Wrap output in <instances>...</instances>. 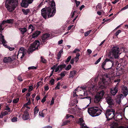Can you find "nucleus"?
<instances>
[{
	"instance_id": "52",
	"label": "nucleus",
	"mask_w": 128,
	"mask_h": 128,
	"mask_svg": "<svg viewBox=\"0 0 128 128\" xmlns=\"http://www.w3.org/2000/svg\"><path fill=\"white\" fill-rule=\"evenodd\" d=\"M2 113L3 114L4 116H5L8 114V112L6 111L4 112H2Z\"/></svg>"
},
{
	"instance_id": "57",
	"label": "nucleus",
	"mask_w": 128,
	"mask_h": 128,
	"mask_svg": "<svg viewBox=\"0 0 128 128\" xmlns=\"http://www.w3.org/2000/svg\"><path fill=\"white\" fill-rule=\"evenodd\" d=\"M56 67V66L54 65L51 68V70H54Z\"/></svg>"
},
{
	"instance_id": "64",
	"label": "nucleus",
	"mask_w": 128,
	"mask_h": 128,
	"mask_svg": "<svg viewBox=\"0 0 128 128\" xmlns=\"http://www.w3.org/2000/svg\"><path fill=\"white\" fill-rule=\"evenodd\" d=\"M36 98L37 101H38L40 99V96H37L36 97Z\"/></svg>"
},
{
	"instance_id": "18",
	"label": "nucleus",
	"mask_w": 128,
	"mask_h": 128,
	"mask_svg": "<svg viewBox=\"0 0 128 128\" xmlns=\"http://www.w3.org/2000/svg\"><path fill=\"white\" fill-rule=\"evenodd\" d=\"M104 90H102L99 92L96 95L99 96L100 97V98L102 99L104 95Z\"/></svg>"
},
{
	"instance_id": "6",
	"label": "nucleus",
	"mask_w": 128,
	"mask_h": 128,
	"mask_svg": "<svg viewBox=\"0 0 128 128\" xmlns=\"http://www.w3.org/2000/svg\"><path fill=\"white\" fill-rule=\"evenodd\" d=\"M40 42L38 40H36L32 44L28 49L27 52L29 54L32 53L36 50L38 49Z\"/></svg>"
},
{
	"instance_id": "5",
	"label": "nucleus",
	"mask_w": 128,
	"mask_h": 128,
	"mask_svg": "<svg viewBox=\"0 0 128 128\" xmlns=\"http://www.w3.org/2000/svg\"><path fill=\"white\" fill-rule=\"evenodd\" d=\"M88 112L92 116H98L101 113V110L98 107L93 106L88 108Z\"/></svg>"
},
{
	"instance_id": "11",
	"label": "nucleus",
	"mask_w": 128,
	"mask_h": 128,
	"mask_svg": "<svg viewBox=\"0 0 128 128\" xmlns=\"http://www.w3.org/2000/svg\"><path fill=\"white\" fill-rule=\"evenodd\" d=\"M30 118L29 114L27 110H25L22 115V118L24 120L28 119Z\"/></svg>"
},
{
	"instance_id": "31",
	"label": "nucleus",
	"mask_w": 128,
	"mask_h": 128,
	"mask_svg": "<svg viewBox=\"0 0 128 128\" xmlns=\"http://www.w3.org/2000/svg\"><path fill=\"white\" fill-rule=\"evenodd\" d=\"M66 74V72L65 71L62 72L60 74L61 77L62 78L65 76V74Z\"/></svg>"
},
{
	"instance_id": "21",
	"label": "nucleus",
	"mask_w": 128,
	"mask_h": 128,
	"mask_svg": "<svg viewBox=\"0 0 128 128\" xmlns=\"http://www.w3.org/2000/svg\"><path fill=\"white\" fill-rule=\"evenodd\" d=\"M76 72H77L76 70H74L72 71H71L70 73V75L69 77L73 78Z\"/></svg>"
},
{
	"instance_id": "35",
	"label": "nucleus",
	"mask_w": 128,
	"mask_h": 128,
	"mask_svg": "<svg viewBox=\"0 0 128 128\" xmlns=\"http://www.w3.org/2000/svg\"><path fill=\"white\" fill-rule=\"evenodd\" d=\"M33 89V87L32 86H29V89L28 90V91L29 92H31Z\"/></svg>"
},
{
	"instance_id": "28",
	"label": "nucleus",
	"mask_w": 128,
	"mask_h": 128,
	"mask_svg": "<svg viewBox=\"0 0 128 128\" xmlns=\"http://www.w3.org/2000/svg\"><path fill=\"white\" fill-rule=\"evenodd\" d=\"M2 39L1 40V43L2 44H4L6 43V41L5 40L4 38V36H2Z\"/></svg>"
},
{
	"instance_id": "59",
	"label": "nucleus",
	"mask_w": 128,
	"mask_h": 128,
	"mask_svg": "<svg viewBox=\"0 0 128 128\" xmlns=\"http://www.w3.org/2000/svg\"><path fill=\"white\" fill-rule=\"evenodd\" d=\"M89 32H85L84 34V36H87L89 34Z\"/></svg>"
},
{
	"instance_id": "45",
	"label": "nucleus",
	"mask_w": 128,
	"mask_h": 128,
	"mask_svg": "<svg viewBox=\"0 0 128 128\" xmlns=\"http://www.w3.org/2000/svg\"><path fill=\"white\" fill-rule=\"evenodd\" d=\"M101 58H100L98 59L95 62V64H97L98 62H100V60L101 59Z\"/></svg>"
},
{
	"instance_id": "44",
	"label": "nucleus",
	"mask_w": 128,
	"mask_h": 128,
	"mask_svg": "<svg viewBox=\"0 0 128 128\" xmlns=\"http://www.w3.org/2000/svg\"><path fill=\"white\" fill-rule=\"evenodd\" d=\"M5 110H8V112H10V108L8 105L6 106Z\"/></svg>"
},
{
	"instance_id": "55",
	"label": "nucleus",
	"mask_w": 128,
	"mask_h": 128,
	"mask_svg": "<svg viewBox=\"0 0 128 128\" xmlns=\"http://www.w3.org/2000/svg\"><path fill=\"white\" fill-rule=\"evenodd\" d=\"M42 128H52V126H45Z\"/></svg>"
},
{
	"instance_id": "63",
	"label": "nucleus",
	"mask_w": 128,
	"mask_h": 128,
	"mask_svg": "<svg viewBox=\"0 0 128 128\" xmlns=\"http://www.w3.org/2000/svg\"><path fill=\"white\" fill-rule=\"evenodd\" d=\"M119 0H115L114 1L112 2V4H116L117 2H118Z\"/></svg>"
},
{
	"instance_id": "53",
	"label": "nucleus",
	"mask_w": 128,
	"mask_h": 128,
	"mask_svg": "<svg viewBox=\"0 0 128 128\" xmlns=\"http://www.w3.org/2000/svg\"><path fill=\"white\" fill-rule=\"evenodd\" d=\"M54 99L53 98H52L51 101L50 105H52L54 104Z\"/></svg>"
},
{
	"instance_id": "29",
	"label": "nucleus",
	"mask_w": 128,
	"mask_h": 128,
	"mask_svg": "<svg viewBox=\"0 0 128 128\" xmlns=\"http://www.w3.org/2000/svg\"><path fill=\"white\" fill-rule=\"evenodd\" d=\"M70 121L69 120H66L62 124V126H64V125H66L68 124H69L70 122Z\"/></svg>"
},
{
	"instance_id": "2",
	"label": "nucleus",
	"mask_w": 128,
	"mask_h": 128,
	"mask_svg": "<svg viewBox=\"0 0 128 128\" xmlns=\"http://www.w3.org/2000/svg\"><path fill=\"white\" fill-rule=\"evenodd\" d=\"M106 100L107 103L109 105V107L110 109L106 110L105 114L108 121H109L114 118L115 115V110L112 108L113 106L114 105V102L113 100L111 97L108 96L106 98Z\"/></svg>"
},
{
	"instance_id": "33",
	"label": "nucleus",
	"mask_w": 128,
	"mask_h": 128,
	"mask_svg": "<svg viewBox=\"0 0 128 128\" xmlns=\"http://www.w3.org/2000/svg\"><path fill=\"white\" fill-rule=\"evenodd\" d=\"M54 79L53 78H52L51 80L49 81V82L52 85L54 84Z\"/></svg>"
},
{
	"instance_id": "15",
	"label": "nucleus",
	"mask_w": 128,
	"mask_h": 128,
	"mask_svg": "<svg viewBox=\"0 0 128 128\" xmlns=\"http://www.w3.org/2000/svg\"><path fill=\"white\" fill-rule=\"evenodd\" d=\"M41 33V32L40 31L36 30L34 32L32 36V38H36Z\"/></svg>"
},
{
	"instance_id": "24",
	"label": "nucleus",
	"mask_w": 128,
	"mask_h": 128,
	"mask_svg": "<svg viewBox=\"0 0 128 128\" xmlns=\"http://www.w3.org/2000/svg\"><path fill=\"white\" fill-rule=\"evenodd\" d=\"M63 52V50L61 49L58 52L57 55V58L58 60H59L61 57V54Z\"/></svg>"
},
{
	"instance_id": "20",
	"label": "nucleus",
	"mask_w": 128,
	"mask_h": 128,
	"mask_svg": "<svg viewBox=\"0 0 128 128\" xmlns=\"http://www.w3.org/2000/svg\"><path fill=\"white\" fill-rule=\"evenodd\" d=\"M123 93L124 96L126 97L128 93V90L127 88L126 87H124V89L123 90Z\"/></svg>"
},
{
	"instance_id": "60",
	"label": "nucleus",
	"mask_w": 128,
	"mask_h": 128,
	"mask_svg": "<svg viewBox=\"0 0 128 128\" xmlns=\"http://www.w3.org/2000/svg\"><path fill=\"white\" fill-rule=\"evenodd\" d=\"M101 6V4L100 3H99L97 5V6L98 7V8H99L100 9H101V8H102Z\"/></svg>"
},
{
	"instance_id": "42",
	"label": "nucleus",
	"mask_w": 128,
	"mask_h": 128,
	"mask_svg": "<svg viewBox=\"0 0 128 128\" xmlns=\"http://www.w3.org/2000/svg\"><path fill=\"white\" fill-rule=\"evenodd\" d=\"M75 2L76 4V7H78L80 4V1H77L76 0H75Z\"/></svg>"
},
{
	"instance_id": "39",
	"label": "nucleus",
	"mask_w": 128,
	"mask_h": 128,
	"mask_svg": "<svg viewBox=\"0 0 128 128\" xmlns=\"http://www.w3.org/2000/svg\"><path fill=\"white\" fill-rule=\"evenodd\" d=\"M71 67L72 66L70 64H69L68 66L65 69L66 70H68L71 68Z\"/></svg>"
},
{
	"instance_id": "3",
	"label": "nucleus",
	"mask_w": 128,
	"mask_h": 128,
	"mask_svg": "<svg viewBox=\"0 0 128 128\" xmlns=\"http://www.w3.org/2000/svg\"><path fill=\"white\" fill-rule=\"evenodd\" d=\"M119 48L118 47H113L111 51L108 54V57L110 58V61L112 63V65L113 66L114 63L117 64L119 60Z\"/></svg>"
},
{
	"instance_id": "51",
	"label": "nucleus",
	"mask_w": 128,
	"mask_h": 128,
	"mask_svg": "<svg viewBox=\"0 0 128 128\" xmlns=\"http://www.w3.org/2000/svg\"><path fill=\"white\" fill-rule=\"evenodd\" d=\"M87 52H88V55H89L91 54L92 52V50H90L89 49H88L87 50Z\"/></svg>"
},
{
	"instance_id": "62",
	"label": "nucleus",
	"mask_w": 128,
	"mask_h": 128,
	"mask_svg": "<svg viewBox=\"0 0 128 128\" xmlns=\"http://www.w3.org/2000/svg\"><path fill=\"white\" fill-rule=\"evenodd\" d=\"M20 50H21V51L25 52L24 48L23 47L20 48Z\"/></svg>"
},
{
	"instance_id": "1",
	"label": "nucleus",
	"mask_w": 128,
	"mask_h": 128,
	"mask_svg": "<svg viewBox=\"0 0 128 128\" xmlns=\"http://www.w3.org/2000/svg\"><path fill=\"white\" fill-rule=\"evenodd\" d=\"M50 6L42 8L41 10V14L45 19L47 17L49 18L53 16L56 13V4L54 1L52 0L51 2H49Z\"/></svg>"
},
{
	"instance_id": "61",
	"label": "nucleus",
	"mask_w": 128,
	"mask_h": 128,
	"mask_svg": "<svg viewBox=\"0 0 128 128\" xmlns=\"http://www.w3.org/2000/svg\"><path fill=\"white\" fill-rule=\"evenodd\" d=\"M73 58L74 59V61L76 63L78 61L79 59V58H76L75 57L74 58Z\"/></svg>"
},
{
	"instance_id": "40",
	"label": "nucleus",
	"mask_w": 128,
	"mask_h": 128,
	"mask_svg": "<svg viewBox=\"0 0 128 128\" xmlns=\"http://www.w3.org/2000/svg\"><path fill=\"white\" fill-rule=\"evenodd\" d=\"M106 62L104 61L102 64L101 65V67L102 68H103V69L105 70L106 69L104 68V66L106 64Z\"/></svg>"
},
{
	"instance_id": "46",
	"label": "nucleus",
	"mask_w": 128,
	"mask_h": 128,
	"mask_svg": "<svg viewBox=\"0 0 128 128\" xmlns=\"http://www.w3.org/2000/svg\"><path fill=\"white\" fill-rule=\"evenodd\" d=\"M49 89V87L48 85L47 86H45L44 87V89L45 90L47 91Z\"/></svg>"
},
{
	"instance_id": "9",
	"label": "nucleus",
	"mask_w": 128,
	"mask_h": 128,
	"mask_svg": "<svg viewBox=\"0 0 128 128\" xmlns=\"http://www.w3.org/2000/svg\"><path fill=\"white\" fill-rule=\"evenodd\" d=\"M80 88H81L82 90H83L84 92V97L83 98H81L80 99H84V98H87L88 100H90V101L91 100V97L90 96H88L86 92V91L85 92H84V90H86V88L83 87L81 86Z\"/></svg>"
},
{
	"instance_id": "38",
	"label": "nucleus",
	"mask_w": 128,
	"mask_h": 128,
	"mask_svg": "<svg viewBox=\"0 0 128 128\" xmlns=\"http://www.w3.org/2000/svg\"><path fill=\"white\" fill-rule=\"evenodd\" d=\"M72 56H68L66 60L65 61V62L66 63L69 62Z\"/></svg>"
},
{
	"instance_id": "12",
	"label": "nucleus",
	"mask_w": 128,
	"mask_h": 128,
	"mask_svg": "<svg viewBox=\"0 0 128 128\" xmlns=\"http://www.w3.org/2000/svg\"><path fill=\"white\" fill-rule=\"evenodd\" d=\"M84 121L82 118H80L78 121V123L80 124V125L82 126V128H89L86 126H84L85 123H84Z\"/></svg>"
},
{
	"instance_id": "23",
	"label": "nucleus",
	"mask_w": 128,
	"mask_h": 128,
	"mask_svg": "<svg viewBox=\"0 0 128 128\" xmlns=\"http://www.w3.org/2000/svg\"><path fill=\"white\" fill-rule=\"evenodd\" d=\"M39 111V109L37 108V106H36L34 109V116H36V114Z\"/></svg>"
},
{
	"instance_id": "49",
	"label": "nucleus",
	"mask_w": 128,
	"mask_h": 128,
	"mask_svg": "<svg viewBox=\"0 0 128 128\" xmlns=\"http://www.w3.org/2000/svg\"><path fill=\"white\" fill-rule=\"evenodd\" d=\"M18 79L19 80L20 82H22L23 80L22 79V78L20 76H19L18 77Z\"/></svg>"
},
{
	"instance_id": "26",
	"label": "nucleus",
	"mask_w": 128,
	"mask_h": 128,
	"mask_svg": "<svg viewBox=\"0 0 128 128\" xmlns=\"http://www.w3.org/2000/svg\"><path fill=\"white\" fill-rule=\"evenodd\" d=\"M40 59H41V61L42 63L44 64H46L47 63V60L44 59L43 56H41Z\"/></svg>"
},
{
	"instance_id": "10",
	"label": "nucleus",
	"mask_w": 128,
	"mask_h": 128,
	"mask_svg": "<svg viewBox=\"0 0 128 128\" xmlns=\"http://www.w3.org/2000/svg\"><path fill=\"white\" fill-rule=\"evenodd\" d=\"M118 86L116 84L114 87L110 89V92L111 94L113 96H115L118 92Z\"/></svg>"
},
{
	"instance_id": "50",
	"label": "nucleus",
	"mask_w": 128,
	"mask_h": 128,
	"mask_svg": "<svg viewBox=\"0 0 128 128\" xmlns=\"http://www.w3.org/2000/svg\"><path fill=\"white\" fill-rule=\"evenodd\" d=\"M27 90V89L26 88H24L22 89V93L25 92Z\"/></svg>"
},
{
	"instance_id": "43",
	"label": "nucleus",
	"mask_w": 128,
	"mask_h": 128,
	"mask_svg": "<svg viewBox=\"0 0 128 128\" xmlns=\"http://www.w3.org/2000/svg\"><path fill=\"white\" fill-rule=\"evenodd\" d=\"M28 29H32V31L34 30V26H33L31 24L29 26H28Z\"/></svg>"
},
{
	"instance_id": "22",
	"label": "nucleus",
	"mask_w": 128,
	"mask_h": 128,
	"mask_svg": "<svg viewBox=\"0 0 128 128\" xmlns=\"http://www.w3.org/2000/svg\"><path fill=\"white\" fill-rule=\"evenodd\" d=\"M22 11L23 12L24 14L25 15H27L28 14V13L30 12L29 9H22Z\"/></svg>"
},
{
	"instance_id": "48",
	"label": "nucleus",
	"mask_w": 128,
	"mask_h": 128,
	"mask_svg": "<svg viewBox=\"0 0 128 128\" xmlns=\"http://www.w3.org/2000/svg\"><path fill=\"white\" fill-rule=\"evenodd\" d=\"M30 93L28 92L26 95V98H29L30 96Z\"/></svg>"
},
{
	"instance_id": "14",
	"label": "nucleus",
	"mask_w": 128,
	"mask_h": 128,
	"mask_svg": "<svg viewBox=\"0 0 128 128\" xmlns=\"http://www.w3.org/2000/svg\"><path fill=\"white\" fill-rule=\"evenodd\" d=\"M50 34L47 33L45 34L42 36V40L43 42L44 43V44H45L44 43L46 42L45 40L50 37Z\"/></svg>"
},
{
	"instance_id": "7",
	"label": "nucleus",
	"mask_w": 128,
	"mask_h": 128,
	"mask_svg": "<svg viewBox=\"0 0 128 128\" xmlns=\"http://www.w3.org/2000/svg\"><path fill=\"white\" fill-rule=\"evenodd\" d=\"M99 88L102 89H105L108 86V82L105 79L103 78L102 82L99 83Z\"/></svg>"
},
{
	"instance_id": "54",
	"label": "nucleus",
	"mask_w": 128,
	"mask_h": 128,
	"mask_svg": "<svg viewBox=\"0 0 128 128\" xmlns=\"http://www.w3.org/2000/svg\"><path fill=\"white\" fill-rule=\"evenodd\" d=\"M80 56V54L79 53H77L76 54V56L75 57L76 58H79V57Z\"/></svg>"
},
{
	"instance_id": "32",
	"label": "nucleus",
	"mask_w": 128,
	"mask_h": 128,
	"mask_svg": "<svg viewBox=\"0 0 128 128\" xmlns=\"http://www.w3.org/2000/svg\"><path fill=\"white\" fill-rule=\"evenodd\" d=\"M43 83L42 82L40 81L38 82L36 84V86H37V88H38L39 86L40 85L42 86L43 84Z\"/></svg>"
},
{
	"instance_id": "41",
	"label": "nucleus",
	"mask_w": 128,
	"mask_h": 128,
	"mask_svg": "<svg viewBox=\"0 0 128 128\" xmlns=\"http://www.w3.org/2000/svg\"><path fill=\"white\" fill-rule=\"evenodd\" d=\"M80 51V50L78 48H76L73 51V53H76L77 52H78Z\"/></svg>"
},
{
	"instance_id": "37",
	"label": "nucleus",
	"mask_w": 128,
	"mask_h": 128,
	"mask_svg": "<svg viewBox=\"0 0 128 128\" xmlns=\"http://www.w3.org/2000/svg\"><path fill=\"white\" fill-rule=\"evenodd\" d=\"M121 32V31L120 30H118L114 34L118 38L117 36L118 34Z\"/></svg>"
},
{
	"instance_id": "36",
	"label": "nucleus",
	"mask_w": 128,
	"mask_h": 128,
	"mask_svg": "<svg viewBox=\"0 0 128 128\" xmlns=\"http://www.w3.org/2000/svg\"><path fill=\"white\" fill-rule=\"evenodd\" d=\"M17 118L16 117H13L12 119V122H15L17 121Z\"/></svg>"
},
{
	"instance_id": "4",
	"label": "nucleus",
	"mask_w": 128,
	"mask_h": 128,
	"mask_svg": "<svg viewBox=\"0 0 128 128\" xmlns=\"http://www.w3.org/2000/svg\"><path fill=\"white\" fill-rule=\"evenodd\" d=\"M18 5V0H6L5 6L10 12H12Z\"/></svg>"
},
{
	"instance_id": "19",
	"label": "nucleus",
	"mask_w": 128,
	"mask_h": 128,
	"mask_svg": "<svg viewBox=\"0 0 128 128\" xmlns=\"http://www.w3.org/2000/svg\"><path fill=\"white\" fill-rule=\"evenodd\" d=\"M14 20L13 19H8L6 20H4L2 23L4 24V22H6V24L8 23L9 24H13L14 22Z\"/></svg>"
},
{
	"instance_id": "8",
	"label": "nucleus",
	"mask_w": 128,
	"mask_h": 128,
	"mask_svg": "<svg viewBox=\"0 0 128 128\" xmlns=\"http://www.w3.org/2000/svg\"><path fill=\"white\" fill-rule=\"evenodd\" d=\"M34 0H22L21 6L24 8H27L29 4H32Z\"/></svg>"
},
{
	"instance_id": "30",
	"label": "nucleus",
	"mask_w": 128,
	"mask_h": 128,
	"mask_svg": "<svg viewBox=\"0 0 128 128\" xmlns=\"http://www.w3.org/2000/svg\"><path fill=\"white\" fill-rule=\"evenodd\" d=\"M31 104L30 98L28 102L25 104H24V106H26L28 105H30Z\"/></svg>"
},
{
	"instance_id": "56",
	"label": "nucleus",
	"mask_w": 128,
	"mask_h": 128,
	"mask_svg": "<svg viewBox=\"0 0 128 128\" xmlns=\"http://www.w3.org/2000/svg\"><path fill=\"white\" fill-rule=\"evenodd\" d=\"M74 26V25H72L70 26H69L68 28V30H70L71 28Z\"/></svg>"
},
{
	"instance_id": "25",
	"label": "nucleus",
	"mask_w": 128,
	"mask_h": 128,
	"mask_svg": "<svg viewBox=\"0 0 128 128\" xmlns=\"http://www.w3.org/2000/svg\"><path fill=\"white\" fill-rule=\"evenodd\" d=\"M2 23L0 24V32L2 31L4 29V24H6V22H4V24L2 23Z\"/></svg>"
},
{
	"instance_id": "34",
	"label": "nucleus",
	"mask_w": 128,
	"mask_h": 128,
	"mask_svg": "<svg viewBox=\"0 0 128 128\" xmlns=\"http://www.w3.org/2000/svg\"><path fill=\"white\" fill-rule=\"evenodd\" d=\"M19 100V98H16V99H14L13 100L12 102L13 103L16 104L17 103Z\"/></svg>"
},
{
	"instance_id": "16",
	"label": "nucleus",
	"mask_w": 128,
	"mask_h": 128,
	"mask_svg": "<svg viewBox=\"0 0 128 128\" xmlns=\"http://www.w3.org/2000/svg\"><path fill=\"white\" fill-rule=\"evenodd\" d=\"M12 61V60L11 58L9 56L8 57H5L3 59V62L4 63L10 62Z\"/></svg>"
},
{
	"instance_id": "58",
	"label": "nucleus",
	"mask_w": 128,
	"mask_h": 128,
	"mask_svg": "<svg viewBox=\"0 0 128 128\" xmlns=\"http://www.w3.org/2000/svg\"><path fill=\"white\" fill-rule=\"evenodd\" d=\"M74 60L73 58H72L71 60L70 61V63L71 64H72L74 63Z\"/></svg>"
},
{
	"instance_id": "17",
	"label": "nucleus",
	"mask_w": 128,
	"mask_h": 128,
	"mask_svg": "<svg viewBox=\"0 0 128 128\" xmlns=\"http://www.w3.org/2000/svg\"><path fill=\"white\" fill-rule=\"evenodd\" d=\"M102 99L99 96L96 95L94 98V102L96 103H98Z\"/></svg>"
},
{
	"instance_id": "47",
	"label": "nucleus",
	"mask_w": 128,
	"mask_h": 128,
	"mask_svg": "<svg viewBox=\"0 0 128 128\" xmlns=\"http://www.w3.org/2000/svg\"><path fill=\"white\" fill-rule=\"evenodd\" d=\"M39 115L40 116H41L42 117H44V114L42 112H39Z\"/></svg>"
},
{
	"instance_id": "27",
	"label": "nucleus",
	"mask_w": 128,
	"mask_h": 128,
	"mask_svg": "<svg viewBox=\"0 0 128 128\" xmlns=\"http://www.w3.org/2000/svg\"><path fill=\"white\" fill-rule=\"evenodd\" d=\"M27 31V30L25 27H24L23 28H22L20 30L21 33L22 34H23L24 33L26 32Z\"/></svg>"
},
{
	"instance_id": "13",
	"label": "nucleus",
	"mask_w": 128,
	"mask_h": 128,
	"mask_svg": "<svg viewBox=\"0 0 128 128\" xmlns=\"http://www.w3.org/2000/svg\"><path fill=\"white\" fill-rule=\"evenodd\" d=\"M66 65L65 64L59 65L56 68L55 71L56 72H57L59 70L60 68V70L59 71L60 72L62 70V68H65L66 67Z\"/></svg>"
}]
</instances>
